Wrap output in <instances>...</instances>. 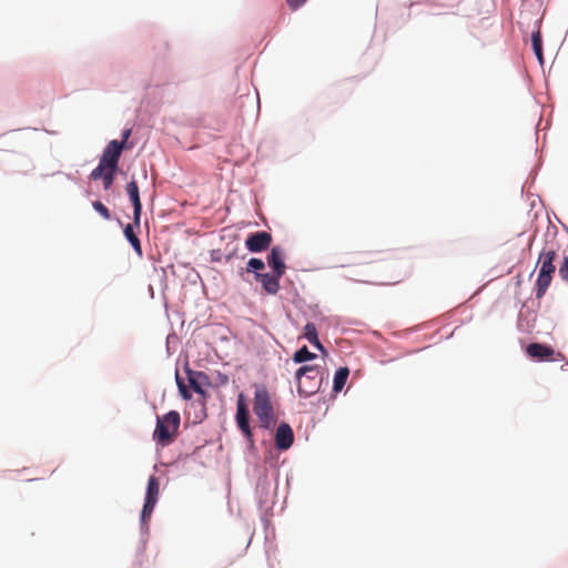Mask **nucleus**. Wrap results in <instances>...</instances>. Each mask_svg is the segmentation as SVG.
I'll list each match as a JSON object with an SVG mask.
<instances>
[{
    "instance_id": "nucleus-6",
    "label": "nucleus",
    "mask_w": 568,
    "mask_h": 568,
    "mask_svg": "<svg viewBox=\"0 0 568 568\" xmlns=\"http://www.w3.org/2000/svg\"><path fill=\"white\" fill-rule=\"evenodd\" d=\"M122 151L123 144H118L116 140H112L105 146L100 162L106 165L108 169H116Z\"/></svg>"
},
{
    "instance_id": "nucleus-23",
    "label": "nucleus",
    "mask_w": 568,
    "mask_h": 568,
    "mask_svg": "<svg viewBox=\"0 0 568 568\" xmlns=\"http://www.w3.org/2000/svg\"><path fill=\"white\" fill-rule=\"evenodd\" d=\"M558 274L560 278L568 284V255L562 258L558 268Z\"/></svg>"
},
{
    "instance_id": "nucleus-30",
    "label": "nucleus",
    "mask_w": 568,
    "mask_h": 568,
    "mask_svg": "<svg viewBox=\"0 0 568 568\" xmlns=\"http://www.w3.org/2000/svg\"><path fill=\"white\" fill-rule=\"evenodd\" d=\"M240 275L243 277V275H244V270L243 268H241Z\"/></svg>"
},
{
    "instance_id": "nucleus-28",
    "label": "nucleus",
    "mask_w": 568,
    "mask_h": 568,
    "mask_svg": "<svg viewBox=\"0 0 568 568\" xmlns=\"http://www.w3.org/2000/svg\"><path fill=\"white\" fill-rule=\"evenodd\" d=\"M130 135H131V129H126L122 132V140L120 142L118 141V144H123V150L126 146V142H128Z\"/></svg>"
},
{
    "instance_id": "nucleus-25",
    "label": "nucleus",
    "mask_w": 568,
    "mask_h": 568,
    "mask_svg": "<svg viewBox=\"0 0 568 568\" xmlns=\"http://www.w3.org/2000/svg\"><path fill=\"white\" fill-rule=\"evenodd\" d=\"M116 169H108L105 175L103 176V186L105 190L110 189L114 181V173Z\"/></svg>"
},
{
    "instance_id": "nucleus-14",
    "label": "nucleus",
    "mask_w": 568,
    "mask_h": 568,
    "mask_svg": "<svg viewBox=\"0 0 568 568\" xmlns=\"http://www.w3.org/2000/svg\"><path fill=\"white\" fill-rule=\"evenodd\" d=\"M348 376H349V369L347 367H339L336 371V373L334 375V381H333V392L334 393H338L344 388Z\"/></svg>"
},
{
    "instance_id": "nucleus-15",
    "label": "nucleus",
    "mask_w": 568,
    "mask_h": 568,
    "mask_svg": "<svg viewBox=\"0 0 568 568\" xmlns=\"http://www.w3.org/2000/svg\"><path fill=\"white\" fill-rule=\"evenodd\" d=\"M160 493V484L155 476H151L148 480L145 500L158 503Z\"/></svg>"
},
{
    "instance_id": "nucleus-4",
    "label": "nucleus",
    "mask_w": 568,
    "mask_h": 568,
    "mask_svg": "<svg viewBox=\"0 0 568 568\" xmlns=\"http://www.w3.org/2000/svg\"><path fill=\"white\" fill-rule=\"evenodd\" d=\"M253 412L261 422V425L268 428L273 423L274 408L270 394L265 388H258L254 394Z\"/></svg>"
},
{
    "instance_id": "nucleus-8",
    "label": "nucleus",
    "mask_w": 568,
    "mask_h": 568,
    "mask_svg": "<svg viewBox=\"0 0 568 568\" xmlns=\"http://www.w3.org/2000/svg\"><path fill=\"white\" fill-rule=\"evenodd\" d=\"M526 353L537 361H557L555 349L545 344L531 343L526 347Z\"/></svg>"
},
{
    "instance_id": "nucleus-27",
    "label": "nucleus",
    "mask_w": 568,
    "mask_h": 568,
    "mask_svg": "<svg viewBox=\"0 0 568 568\" xmlns=\"http://www.w3.org/2000/svg\"><path fill=\"white\" fill-rule=\"evenodd\" d=\"M307 0H286L287 6L292 11L301 8Z\"/></svg>"
},
{
    "instance_id": "nucleus-5",
    "label": "nucleus",
    "mask_w": 568,
    "mask_h": 568,
    "mask_svg": "<svg viewBox=\"0 0 568 568\" xmlns=\"http://www.w3.org/2000/svg\"><path fill=\"white\" fill-rule=\"evenodd\" d=\"M271 243L272 235L265 231L251 233L245 241L247 250L252 253H258L267 250Z\"/></svg>"
},
{
    "instance_id": "nucleus-18",
    "label": "nucleus",
    "mask_w": 568,
    "mask_h": 568,
    "mask_svg": "<svg viewBox=\"0 0 568 568\" xmlns=\"http://www.w3.org/2000/svg\"><path fill=\"white\" fill-rule=\"evenodd\" d=\"M316 357V354L308 351L306 346H303L298 351H296L293 355V361L295 363H304L307 361H312Z\"/></svg>"
},
{
    "instance_id": "nucleus-20",
    "label": "nucleus",
    "mask_w": 568,
    "mask_h": 568,
    "mask_svg": "<svg viewBox=\"0 0 568 568\" xmlns=\"http://www.w3.org/2000/svg\"><path fill=\"white\" fill-rule=\"evenodd\" d=\"M155 505H156V503H153L150 500L144 501L142 514H141V521L143 524H145L151 518V515L154 510Z\"/></svg>"
},
{
    "instance_id": "nucleus-9",
    "label": "nucleus",
    "mask_w": 568,
    "mask_h": 568,
    "mask_svg": "<svg viewBox=\"0 0 568 568\" xmlns=\"http://www.w3.org/2000/svg\"><path fill=\"white\" fill-rule=\"evenodd\" d=\"M294 442V434L291 426L286 423L278 425L275 433V446L280 450H287Z\"/></svg>"
},
{
    "instance_id": "nucleus-21",
    "label": "nucleus",
    "mask_w": 568,
    "mask_h": 568,
    "mask_svg": "<svg viewBox=\"0 0 568 568\" xmlns=\"http://www.w3.org/2000/svg\"><path fill=\"white\" fill-rule=\"evenodd\" d=\"M304 337L308 342L316 341V338L318 337V334H317V328H316L315 324L307 323L304 326Z\"/></svg>"
},
{
    "instance_id": "nucleus-11",
    "label": "nucleus",
    "mask_w": 568,
    "mask_h": 568,
    "mask_svg": "<svg viewBox=\"0 0 568 568\" xmlns=\"http://www.w3.org/2000/svg\"><path fill=\"white\" fill-rule=\"evenodd\" d=\"M126 193L133 204V221L136 226L140 225V216L142 211V204L139 194V187L134 180L128 183Z\"/></svg>"
},
{
    "instance_id": "nucleus-24",
    "label": "nucleus",
    "mask_w": 568,
    "mask_h": 568,
    "mask_svg": "<svg viewBox=\"0 0 568 568\" xmlns=\"http://www.w3.org/2000/svg\"><path fill=\"white\" fill-rule=\"evenodd\" d=\"M106 171L108 166L100 162L99 165L91 172L90 178L92 180L103 179Z\"/></svg>"
},
{
    "instance_id": "nucleus-29",
    "label": "nucleus",
    "mask_w": 568,
    "mask_h": 568,
    "mask_svg": "<svg viewBox=\"0 0 568 568\" xmlns=\"http://www.w3.org/2000/svg\"><path fill=\"white\" fill-rule=\"evenodd\" d=\"M312 345H314L316 348L321 349V351H324V347L322 345V343L320 342L318 337L316 338V341H312L310 342Z\"/></svg>"
},
{
    "instance_id": "nucleus-13",
    "label": "nucleus",
    "mask_w": 568,
    "mask_h": 568,
    "mask_svg": "<svg viewBox=\"0 0 568 568\" xmlns=\"http://www.w3.org/2000/svg\"><path fill=\"white\" fill-rule=\"evenodd\" d=\"M189 383H190L191 388L195 393L204 396L205 392L202 388V384H209V377L203 372H191V371H189Z\"/></svg>"
},
{
    "instance_id": "nucleus-7",
    "label": "nucleus",
    "mask_w": 568,
    "mask_h": 568,
    "mask_svg": "<svg viewBox=\"0 0 568 568\" xmlns=\"http://www.w3.org/2000/svg\"><path fill=\"white\" fill-rule=\"evenodd\" d=\"M236 423L239 428L245 435L246 438H252V432L250 428V415L248 409L244 400L243 394H240L236 405Z\"/></svg>"
},
{
    "instance_id": "nucleus-17",
    "label": "nucleus",
    "mask_w": 568,
    "mask_h": 568,
    "mask_svg": "<svg viewBox=\"0 0 568 568\" xmlns=\"http://www.w3.org/2000/svg\"><path fill=\"white\" fill-rule=\"evenodd\" d=\"M531 43L534 52L539 60L540 63H542V41H541V33L540 30H536L531 34Z\"/></svg>"
},
{
    "instance_id": "nucleus-1",
    "label": "nucleus",
    "mask_w": 568,
    "mask_h": 568,
    "mask_svg": "<svg viewBox=\"0 0 568 568\" xmlns=\"http://www.w3.org/2000/svg\"><path fill=\"white\" fill-rule=\"evenodd\" d=\"M557 257V250L552 245H546L539 253L536 267H538V275L536 280V298L540 300L545 296L548 287L551 284L556 272L555 260Z\"/></svg>"
},
{
    "instance_id": "nucleus-3",
    "label": "nucleus",
    "mask_w": 568,
    "mask_h": 568,
    "mask_svg": "<svg viewBox=\"0 0 568 568\" xmlns=\"http://www.w3.org/2000/svg\"><path fill=\"white\" fill-rule=\"evenodd\" d=\"M297 393L301 397H310L321 389L323 376L317 366L305 365L297 369Z\"/></svg>"
},
{
    "instance_id": "nucleus-22",
    "label": "nucleus",
    "mask_w": 568,
    "mask_h": 568,
    "mask_svg": "<svg viewBox=\"0 0 568 568\" xmlns=\"http://www.w3.org/2000/svg\"><path fill=\"white\" fill-rule=\"evenodd\" d=\"M92 206L104 220L111 219V213L109 209L102 202L94 201Z\"/></svg>"
},
{
    "instance_id": "nucleus-12",
    "label": "nucleus",
    "mask_w": 568,
    "mask_h": 568,
    "mask_svg": "<svg viewBox=\"0 0 568 568\" xmlns=\"http://www.w3.org/2000/svg\"><path fill=\"white\" fill-rule=\"evenodd\" d=\"M254 277L256 281L261 282L267 294H276L281 288L280 278L282 276H277V274L255 273Z\"/></svg>"
},
{
    "instance_id": "nucleus-19",
    "label": "nucleus",
    "mask_w": 568,
    "mask_h": 568,
    "mask_svg": "<svg viewBox=\"0 0 568 568\" xmlns=\"http://www.w3.org/2000/svg\"><path fill=\"white\" fill-rule=\"evenodd\" d=\"M265 268V263L261 258L252 257L246 264L245 272L251 273H260V271Z\"/></svg>"
},
{
    "instance_id": "nucleus-10",
    "label": "nucleus",
    "mask_w": 568,
    "mask_h": 568,
    "mask_svg": "<svg viewBox=\"0 0 568 568\" xmlns=\"http://www.w3.org/2000/svg\"><path fill=\"white\" fill-rule=\"evenodd\" d=\"M267 264L273 270L274 274H277V276L284 275L286 265L284 263L283 250L281 247H272L267 255Z\"/></svg>"
},
{
    "instance_id": "nucleus-16",
    "label": "nucleus",
    "mask_w": 568,
    "mask_h": 568,
    "mask_svg": "<svg viewBox=\"0 0 568 568\" xmlns=\"http://www.w3.org/2000/svg\"><path fill=\"white\" fill-rule=\"evenodd\" d=\"M124 235H125L126 240L130 242V244L133 246L134 251L139 255H141L142 254L141 243L134 233V229H133L132 224H126V226L124 227Z\"/></svg>"
},
{
    "instance_id": "nucleus-26",
    "label": "nucleus",
    "mask_w": 568,
    "mask_h": 568,
    "mask_svg": "<svg viewBox=\"0 0 568 568\" xmlns=\"http://www.w3.org/2000/svg\"><path fill=\"white\" fill-rule=\"evenodd\" d=\"M176 384H178V386H179V390H180V393H181L182 397H183L184 399H190V398H191V394H190V392L186 389V387H185V385H184L183 381L179 377V375H178V374H176Z\"/></svg>"
},
{
    "instance_id": "nucleus-2",
    "label": "nucleus",
    "mask_w": 568,
    "mask_h": 568,
    "mask_svg": "<svg viewBox=\"0 0 568 568\" xmlns=\"http://www.w3.org/2000/svg\"><path fill=\"white\" fill-rule=\"evenodd\" d=\"M181 424L180 414L176 410H171L163 416H158L156 426L152 434L153 440L161 447L171 445L179 433Z\"/></svg>"
}]
</instances>
